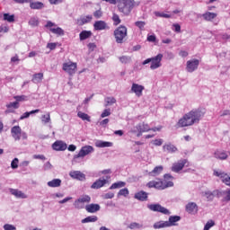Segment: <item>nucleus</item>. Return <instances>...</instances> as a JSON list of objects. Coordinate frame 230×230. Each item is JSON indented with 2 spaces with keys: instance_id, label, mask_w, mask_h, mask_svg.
<instances>
[{
  "instance_id": "39",
  "label": "nucleus",
  "mask_w": 230,
  "mask_h": 230,
  "mask_svg": "<svg viewBox=\"0 0 230 230\" xmlns=\"http://www.w3.org/2000/svg\"><path fill=\"white\" fill-rule=\"evenodd\" d=\"M98 221V217L96 216H89L85 217L84 219L82 220V224H87L89 222H97Z\"/></svg>"
},
{
  "instance_id": "35",
  "label": "nucleus",
  "mask_w": 230,
  "mask_h": 230,
  "mask_svg": "<svg viewBox=\"0 0 230 230\" xmlns=\"http://www.w3.org/2000/svg\"><path fill=\"white\" fill-rule=\"evenodd\" d=\"M164 227H170V224L168 223V221H159L155 223L154 225L155 229H163Z\"/></svg>"
},
{
  "instance_id": "46",
  "label": "nucleus",
  "mask_w": 230,
  "mask_h": 230,
  "mask_svg": "<svg viewBox=\"0 0 230 230\" xmlns=\"http://www.w3.org/2000/svg\"><path fill=\"white\" fill-rule=\"evenodd\" d=\"M128 189L127 188L121 189L118 192V197H128Z\"/></svg>"
},
{
  "instance_id": "4",
  "label": "nucleus",
  "mask_w": 230,
  "mask_h": 230,
  "mask_svg": "<svg viewBox=\"0 0 230 230\" xmlns=\"http://www.w3.org/2000/svg\"><path fill=\"white\" fill-rule=\"evenodd\" d=\"M162 60H163V54H158L154 58H149L144 60L142 64L143 66H146V64H150L151 62L150 69L155 70V69H159V67L163 66V64H161Z\"/></svg>"
},
{
  "instance_id": "24",
  "label": "nucleus",
  "mask_w": 230,
  "mask_h": 230,
  "mask_svg": "<svg viewBox=\"0 0 230 230\" xmlns=\"http://www.w3.org/2000/svg\"><path fill=\"white\" fill-rule=\"evenodd\" d=\"M100 205L94 203L85 206V210L87 211V213H96L100 211Z\"/></svg>"
},
{
  "instance_id": "8",
  "label": "nucleus",
  "mask_w": 230,
  "mask_h": 230,
  "mask_svg": "<svg viewBox=\"0 0 230 230\" xmlns=\"http://www.w3.org/2000/svg\"><path fill=\"white\" fill-rule=\"evenodd\" d=\"M184 166H190V162H188V159H181L179 160L178 162H175L174 164H172L171 170L174 173H179V172L183 170Z\"/></svg>"
},
{
  "instance_id": "50",
  "label": "nucleus",
  "mask_w": 230,
  "mask_h": 230,
  "mask_svg": "<svg viewBox=\"0 0 230 230\" xmlns=\"http://www.w3.org/2000/svg\"><path fill=\"white\" fill-rule=\"evenodd\" d=\"M11 168H13V170H15L17 168H19V158H14L12 163H11Z\"/></svg>"
},
{
  "instance_id": "26",
  "label": "nucleus",
  "mask_w": 230,
  "mask_h": 230,
  "mask_svg": "<svg viewBox=\"0 0 230 230\" xmlns=\"http://www.w3.org/2000/svg\"><path fill=\"white\" fill-rule=\"evenodd\" d=\"M92 21H93V16L86 15V16L81 17L77 20V25L84 26V24H87L88 22H91Z\"/></svg>"
},
{
  "instance_id": "56",
  "label": "nucleus",
  "mask_w": 230,
  "mask_h": 230,
  "mask_svg": "<svg viewBox=\"0 0 230 230\" xmlns=\"http://www.w3.org/2000/svg\"><path fill=\"white\" fill-rule=\"evenodd\" d=\"M108 116H111V109L104 110L101 114V118H107Z\"/></svg>"
},
{
  "instance_id": "63",
  "label": "nucleus",
  "mask_w": 230,
  "mask_h": 230,
  "mask_svg": "<svg viewBox=\"0 0 230 230\" xmlns=\"http://www.w3.org/2000/svg\"><path fill=\"white\" fill-rule=\"evenodd\" d=\"M50 4H60L61 3H64V0H49Z\"/></svg>"
},
{
  "instance_id": "13",
  "label": "nucleus",
  "mask_w": 230,
  "mask_h": 230,
  "mask_svg": "<svg viewBox=\"0 0 230 230\" xmlns=\"http://www.w3.org/2000/svg\"><path fill=\"white\" fill-rule=\"evenodd\" d=\"M136 128L138 132L137 134V137H141V136H143V133L145 132H150V126L148 124H146L145 122L137 125Z\"/></svg>"
},
{
  "instance_id": "38",
  "label": "nucleus",
  "mask_w": 230,
  "mask_h": 230,
  "mask_svg": "<svg viewBox=\"0 0 230 230\" xmlns=\"http://www.w3.org/2000/svg\"><path fill=\"white\" fill-rule=\"evenodd\" d=\"M77 116H78V118L83 119V121H89V122H91V117L87 113H84L82 111H78L77 112Z\"/></svg>"
},
{
  "instance_id": "61",
  "label": "nucleus",
  "mask_w": 230,
  "mask_h": 230,
  "mask_svg": "<svg viewBox=\"0 0 230 230\" xmlns=\"http://www.w3.org/2000/svg\"><path fill=\"white\" fill-rule=\"evenodd\" d=\"M4 230H15L16 228L13 225L6 224L4 226Z\"/></svg>"
},
{
  "instance_id": "11",
  "label": "nucleus",
  "mask_w": 230,
  "mask_h": 230,
  "mask_svg": "<svg viewBox=\"0 0 230 230\" xmlns=\"http://www.w3.org/2000/svg\"><path fill=\"white\" fill-rule=\"evenodd\" d=\"M214 175H216V177H219L224 184L230 187V176H228L227 173L222 171H214Z\"/></svg>"
},
{
  "instance_id": "27",
  "label": "nucleus",
  "mask_w": 230,
  "mask_h": 230,
  "mask_svg": "<svg viewBox=\"0 0 230 230\" xmlns=\"http://www.w3.org/2000/svg\"><path fill=\"white\" fill-rule=\"evenodd\" d=\"M10 193L16 197V199H28L26 194L17 189H10Z\"/></svg>"
},
{
  "instance_id": "52",
  "label": "nucleus",
  "mask_w": 230,
  "mask_h": 230,
  "mask_svg": "<svg viewBox=\"0 0 230 230\" xmlns=\"http://www.w3.org/2000/svg\"><path fill=\"white\" fill-rule=\"evenodd\" d=\"M213 226H215V221L209 220V221H208L207 224L205 225L204 229L209 230V229H211V227H213Z\"/></svg>"
},
{
  "instance_id": "23",
  "label": "nucleus",
  "mask_w": 230,
  "mask_h": 230,
  "mask_svg": "<svg viewBox=\"0 0 230 230\" xmlns=\"http://www.w3.org/2000/svg\"><path fill=\"white\" fill-rule=\"evenodd\" d=\"M134 198L137 199V200L145 202L148 200V193L145 192L144 190H140L135 194Z\"/></svg>"
},
{
  "instance_id": "3",
  "label": "nucleus",
  "mask_w": 230,
  "mask_h": 230,
  "mask_svg": "<svg viewBox=\"0 0 230 230\" xmlns=\"http://www.w3.org/2000/svg\"><path fill=\"white\" fill-rule=\"evenodd\" d=\"M147 188H155L156 190H166V188H172L173 186V181H151L146 184Z\"/></svg>"
},
{
  "instance_id": "20",
  "label": "nucleus",
  "mask_w": 230,
  "mask_h": 230,
  "mask_svg": "<svg viewBox=\"0 0 230 230\" xmlns=\"http://www.w3.org/2000/svg\"><path fill=\"white\" fill-rule=\"evenodd\" d=\"M69 175L72 177V179H76L77 181H85V174L80 171H72L69 172Z\"/></svg>"
},
{
  "instance_id": "53",
  "label": "nucleus",
  "mask_w": 230,
  "mask_h": 230,
  "mask_svg": "<svg viewBox=\"0 0 230 230\" xmlns=\"http://www.w3.org/2000/svg\"><path fill=\"white\" fill-rule=\"evenodd\" d=\"M156 17H164V19H170L172 17L171 14L164 13H155Z\"/></svg>"
},
{
  "instance_id": "41",
  "label": "nucleus",
  "mask_w": 230,
  "mask_h": 230,
  "mask_svg": "<svg viewBox=\"0 0 230 230\" xmlns=\"http://www.w3.org/2000/svg\"><path fill=\"white\" fill-rule=\"evenodd\" d=\"M50 31H51V33H54L55 35H60V36L64 35V31L60 27L50 28Z\"/></svg>"
},
{
  "instance_id": "9",
  "label": "nucleus",
  "mask_w": 230,
  "mask_h": 230,
  "mask_svg": "<svg viewBox=\"0 0 230 230\" xmlns=\"http://www.w3.org/2000/svg\"><path fill=\"white\" fill-rule=\"evenodd\" d=\"M78 67V65L73 61H68L66 63L63 64V71H65V73L69 74L70 75H75V73H76V69Z\"/></svg>"
},
{
  "instance_id": "17",
  "label": "nucleus",
  "mask_w": 230,
  "mask_h": 230,
  "mask_svg": "<svg viewBox=\"0 0 230 230\" xmlns=\"http://www.w3.org/2000/svg\"><path fill=\"white\" fill-rule=\"evenodd\" d=\"M132 93H135L136 96L138 98L143 96V91H145V86L133 83L131 86Z\"/></svg>"
},
{
  "instance_id": "43",
  "label": "nucleus",
  "mask_w": 230,
  "mask_h": 230,
  "mask_svg": "<svg viewBox=\"0 0 230 230\" xmlns=\"http://www.w3.org/2000/svg\"><path fill=\"white\" fill-rule=\"evenodd\" d=\"M105 102H106L105 107H109V105H114V103H116V98L107 97L105 99Z\"/></svg>"
},
{
  "instance_id": "28",
  "label": "nucleus",
  "mask_w": 230,
  "mask_h": 230,
  "mask_svg": "<svg viewBox=\"0 0 230 230\" xmlns=\"http://www.w3.org/2000/svg\"><path fill=\"white\" fill-rule=\"evenodd\" d=\"M164 148V152H168V154H175V152H177V146H175L172 144H165L163 146Z\"/></svg>"
},
{
  "instance_id": "12",
  "label": "nucleus",
  "mask_w": 230,
  "mask_h": 230,
  "mask_svg": "<svg viewBox=\"0 0 230 230\" xmlns=\"http://www.w3.org/2000/svg\"><path fill=\"white\" fill-rule=\"evenodd\" d=\"M199 64H200V61L199 59H191L187 61L186 69L188 73H193V71H196V69H199Z\"/></svg>"
},
{
  "instance_id": "29",
  "label": "nucleus",
  "mask_w": 230,
  "mask_h": 230,
  "mask_svg": "<svg viewBox=\"0 0 230 230\" xmlns=\"http://www.w3.org/2000/svg\"><path fill=\"white\" fill-rule=\"evenodd\" d=\"M20 104L15 101L13 102H9L8 104H6V108L8 110L5 111V114H10V112H14L13 110L12 109H19Z\"/></svg>"
},
{
  "instance_id": "25",
  "label": "nucleus",
  "mask_w": 230,
  "mask_h": 230,
  "mask_svg": "<svg viewBox=\"0 0 230 230\" xmlns=\"http://www.w3.org/2000/svg\"><path fill=\"white\" fill-rule=\"evenodd\" d=\"M163 170H164L163 165L155 166L152 172H149L148 175H150V177H157V175L163 173Z\"/></svg>"
},
{
  "instance_id": "18",
  "label": "nucleus",
  "mask_w": 230,
  "mask_h": 230,
  "mask_svg": "<svg viewBox=\"0 0 230 230\" xmlns=\"http://www.w3.org/2000/svg\"><path fill=\"white\" fill-rule=\"evenodd\" d=\"M107 182H109L108 180L99 179L92 184L91 188H92V190H100V188H103V186H105V184H107Z\"/></svg>"
},
{
  "instance_id": "14",
  "label": "nucleus",
  "mask_w": 230,
  "mask_h": 230,
  "mask_svg": "<svg viewBox=\"0 0 230 230\" xmlns=\"http://www.w3.org/2000/svg\"><path fill=\"white\" fill-rule=\"evenodd\" d=\"M92 152H94V147L92 146H84L80 149L76 157H85V155H89V154H92Z\"/></svg>"
},
{
  "instance_id": "2",
  "label": "nucleus",
  "mask_w": 230,
  "mask_h": 230,
  "mask_svg": "<svg viewBox=\"0 0 230 230\" xmlns=\"http://www.w3.org/2000/svg\"><path fill=\"white\" fill-rule=\"evenodd\" d=\"M134 6H136L135 0H117L118 10L124 15H130V12L134 10Z\"/></svg>"
},
{
  "instance_id": "62",
  "label": "nucleus",
  "mask_w": 230,
  "mask_h": 230,
  "mask_svg": "<svg viewBox=\"0 0 230 230\" xmlns=\"http://www.w3.org/2000/svg\"><path fill=\"white\" fill-rule=\"evenodd\" d=\"M172 26L174 28V31L181 33V25L179 23H174Z\"/></svg>"
},
{
  "instance_id": "1",
  "label": "nucleus",
  "mask_w": 230,
  "mask_h": 230,
  "mask_svg": "<svg viewBox=\"0 0 230 230\" xmlns=\"http://www.w3.org/2000/svg\"><path fill=\"white\" fill-rule=\"evenodd\" d=\"M204 118V112L200 110H192L184 114L177 122V127L184 128L185 127H193L195 123H199Z\"/></svg>"
},
{
  "instance_id": "51",
  "label": "nucleus",
  "mask_w": 230,
  "mask_h": 230,
  "mask_svg": "<svg viewBox=\"0 0 230 230\" xmlns=\"http://www.w3.org/2000/svg\"><path fill=\"white\" fill-rule=\"evenodd\" d=\"M205 197L208 200H213V199H215V194L211 191H206Z\"/></svg>"
},
{
  "instance_id": "36",
  "label": "nucleus",
  "mask_w": 230,
  "mask_h": 230,
  "mask_svg": "<svg viewBox=\"0 0 230 230\" xmlns=\"http://www.w3.org/2000/svg\"><path fill=\"white\" fill-rule=\"evenodd\" d=\"M62 184V180L60 179H54L50 181H48V186L49 188H58Z\"/></svg>"
},
{
  "instance_id": "55",
  "label": "nucleus",
  "mask_w": 230,
  "mask_h": 230,
  "mask_svg": "<svg viewBox=\"0 0 230 230\" xmlns=\"http://www.w3.org/2000/svg\"><path fill=\"white\" fill-rule=\"evenodd\" d=\"M102 16L103 13L102 12V10H97L93 13V17H95L96 19H102Z\"/></svg>"
},
{
  "instance_id": "34",
  "label": "nucleus",
  "mask_w": 230,
  "mask_h": 230,
  "mask_svg": "<svg viewBox=\"0 0 230 230\" xmlns=\"http://www.w3.org/2000/svg\"><path fill=\"white\" fill-rule=\"evenodd\" d=\"M180 220H181V216H171L169 217V221H167L169 224V227L177 226V222H180Z\"/></svg>"
},
{
  "instance_id": "15",
  "label": "nucleus",
  "mask_w": 230,
  "mask_h": 230,
  "mask_svg": "<svg viewBox=\"0 0 230 230\" xmlns=\"http://www.w3.org/2000/svg\"><path fill=\"white\" fill-rule=\"evenodd\" d=\"M52 148L57 152H64V150H67V144L64 141L58 140L52 145Z\"/></svg>"
},
{
  "instance_id": "47",
  "label": "nucleus",
  "mask_w": 230,
  "mask_h": 230,
  "mask_svg": "<svg viewBox=\"0 0 230 230\" xmlns=\"http://www.w3.org/2000/svg\"><path fill=\"white\" fill-rule=\"evenodd\" d=\"M129 229H141L143 227V225L139 223L133 222L128 226Z\"/></svg>"
},
{
  "instance_id": "7",
  "label": "nucleus",
  "mask_w": 230,
  "mask_h": 230,
  "mask_svg": "<svg viewBox=\"0 0 230 230\" xmlns=\"http://www.w3.org/2000/svg\"><path fill=\"white\" fill-rule=\"evenodd\" d=\"M89 202H91V196L83 195L74 202V207L75 209H84L85 204H89Z\"/></svg>"
},
{
  "instance_id": "49",
  "label": "nucleus",
  "mask_w": 230,
  "mask_h": 230,
  "mask_svg": "<svg viewBox=\"0 0 230 230\" xmlns=\"http://www.w3.org/2000/svg\"><path fill=\"white\" fill-rule=\"evenodd\" d=\"M146 24V23L142 21H138V22H135V26H137V28H139V30H141V31H143V30L145 29Z\"/></svg>"
},
{
  "instance_id": "45",
  "label": "nucleus",
  "mask_w": 230,
  "mask_h": 230,
  "mask_svg": "<svg viewBox=\"0 0 230 230\" xmlns=\"http://www.w3.org/2000/svg\"><path fill=\"white\" fill-rule=\"evenodd\" d=\"M29 25L32 26L33 28H35V26H39V19L35 17L31 18L29 21Z\"/></svg>"
},
{
  "instance_id": "58",
  "label": "nucleus",
  "mask_w": 230,
  "mask_h": 230,
  "mask_svg": "<svg viewBox=\"0 0 230 230\" xmlns=\"http://www.w3.org/2000/svg\"><path fill=\"white\" fill-rule=\"evenodd\" d=\"M102 199H105L106 200L109 199H114V193L113 192L105 193L102 196Z\"/></svg>"
},
{
  "instance_id": "5",
  "label": "nucleus",
  "mask_w": 230,
  "mask_h": 230,
  "mask_svg": "<svg viewBox=\"0 0 230 230\" xmlns=\"http://www.w3.org/2000/svg\"><path fill=\"white\" fill-rule=\"evenodd\" d=\"M128 30L126 26L120 25L114 31V37L117 44H123L127 39Z\"/></svg>"
},
{
  "instance_id": "59",
  "label": "nucleus",
  "mask_w": 230,
  "mask_h": 230,
  "mask_svg": "<svg viewBox=\"0 0 230 230\" xmlns=\"http://www.w3.org/2000/svg\"><path fill=\"white\" fill-rule=\"evenodd\" d=\"M42 121L44 123H49V121H51V117L49 116V114L43 115L42 116Z\"/></svg>"
},
{
  "instance_id": "57",
  "label": "nucleus",
  "mask_w": 230,
  "mask_h": 230,
  "mask_svg": "<svg viewBox=\"0 0 230 230\" xmlns=\"http://www.w3.org/2000/svg\"><path fill=\"white\" fill-rule=\"evenodd\" d=\"M163 143H164V140L162 138L155 139L153 141V145H155V146H161Z\"/></svg>"
},
{
  "instance_id": "16",
  "label": "nucleus",
  "mask_w": 230,
  "mask_h": 230,
  "mask_svg": "<svg viewBox=\"0 0 230 230\" xmlns=\"http://www.w3.org/2000/svg\"><path fill=\"white\" fill-rule=\"evenodd\" d=\"M185 209L190 215H197V213H199V206H197V203L195 202H189L186 205Z\"/></svg>"
},
{
  "instance_id": "42",
  "label": "nucleus",
  "mask_w": 230,
  "mask_h": 230,
  "mask_svg": "<svg viewBox=\"0 0 230 230\" xmlns=\"http://www.w3.org/2000/svg\"><path fill=\"white\" fill-rule=\"evenodd\" d=\"M13 98L18 103L28 101V97L26 95H15Z\"/></svg>"
},
{
  "instance_id": "40",
  "label": "nucleus",
  "mask_w": 230,
  "mask_h": 230,
  "mask_svg": "<svg viewBox=\"0 0 230 230\" xmlns=\"http://www.w3.org/2000/svg\"><path fill=\"white\" fill-rule=\"evenodd\" d=\"M4 21H7V22H15V15L4 13Z\"/></svg>"
},
{
  "instance_id": "6",
  "label": "nucleus",
  "mask_w": 230,
  "mask_h": 230,
  "mask_svg": "<svg viewBox=\"0 0 230 230\" xmlns=\"http://www.w3.org/2000/svg\"><path fill=\"white\" fill-rule=\"evenodd\" d=\"M11 136L14 139V141H21V139H28V134L26 132H22V129L20 126H13L11 128Z\"/></svg>"
},
{
  "instance_id": "54",
  "label": "nucleus",
  "mask_w": 230,
  "mask_h": 230,
  "mask_svg": "<svg viewBox=\"0 0 230 230\" xmlns=\"http://www.w3.org/2000/svg\"><path fill=\"white\" fill-rule=\"evenodd\" d=\"M223 195H225L224 200H226V202H229L230 201V190H225L223 192Z\"/></svg>"
},
{
  "instance_id": "48",
  "label": "nucleus",
  "mask_w": 230,
  "mask_h": 230,
  "mask_svg": "<svg viewBox=\"0 0 230 230\" xmlns=\"http://www.w3.org/2000/svg\"><path fill=\"white\" fill-rule=\"evenodd\" d=\"M119 61L121 62V64H128V62H130L131 58L128 56H122L120 58H119Z\"/></svg>"
},
{
  "instance_id": "64",
  "label": "nucleus",
  "mask_w": 230,
  "mask_h": 230,
  "mask_svg": "<svg viewBox=\"0 0 230 230\" xmlns=\"http://www.w3.org/2000/svg\"><path fill=\"white\" fill-rule=\"evenodd\" d=\"M179 55H180V57H182V58H186V57H188L189 53H188V51L181 50V51H180Z\"/></svg>"
},
{
  "instance_id": "32",
  "label": "nucleus",
  "mask_w": 230,
  "mask_h": 230,
  "mask_svg": "<svg viewBox=\"0 0 230 230\" xmlns=\"http://www.w3.org/2000/svg\"><path fill=\"white\" fill-rule=\"evenodd\" d=\"M42 80H44V74L43 73H38V74H34L32 75L31 82L33 84H40V82H42Z\"/></svg>"
},
{
  "instance_id": "21",
  "label": "nucleus",
  "mask_w": 230,
  "mask_h": 230,
  "mask_svg": "<svg viewBox=\"0 0 230 230\" xmlns=\"http://www.w3.org/2000/svg\"><path fill=\"white\" fill-rule=\"evenodd\" d=\"M214 157H216V159H219L220 161H226L227 159V157H229V155H227V152L224 151V150H217L214 153Z\"/></svg>"
},
{
  "instance_id": "60",
  "label": "nucleus",
  "mask_w": 230,
  "mask_h": 230,
  "mask_svg": "<svg viewBox=\"0 0 230 230\" xmlns=\"http://www.w3.org/2000/svg\"><path fill=\"white\" fill-rule=\"evenodd\" d=\"M155 40H157V38L155 37V35H148L147 36V41L148 42H155Z\"/></svg>"
},
{
  "instance_id": "44",
  "label": "nucleus",
  "mask_w": 230,
  "mask_h": 230,
  "mask_svg": "<svg viewBox=\"0 0 230 230\" xmlns=\"http://www.w3.org/2000/svg\"><path fill=\"white\" fill-rule=\"evenodd\" d=\"M112 21H113L114 26H118V24L121 23V19H119V15H118L116 13H113Z\"/></svg>"
},
{
  "instance_id": "30",
  "label": "nucleus",
  "mask_w": 230,
  "mask_h": 230,
  "mask_svg": "<svg viewBox=\"0 0 230 230\" xmlns=\"http://www.w3.org/2000/svg\"><path fill=\"white\" fill-rule=\"evenodd\" d=\"M44 6V3L42 2H32V0L30 2L31 10H42Z\"/></svg>"
},
{
  "instance_id": "37",
  "label": "nucleus",
  "mask_w": 230,
  "mask_h": 230,
  "mask_svg": "<svg viewBox=\"0 0 230 230\" xmlns=\"http://www.w3.org/2000/svg\"><path fill=\"white\" fill-rule=\"evenodd\" d=\"M125 186H127L125 181H117L110 187V190H118V188H125Z\"/></svg>"
},
{
  "instance_id": "22",
  "label": "nucleus",
  "mask_w": 230,
  "mask_h": 230,
  "mask_svg": "<svg viewBox=\"0 0 230 230\" xmlns=\"http://www.w3.org/2000/svg\"><path fill=\"white\" fill-rule=\"evenodd\" d=\"M202 17L204 21H207L208 22H211L214 19H217V17H218V13L206 12L205 13L202 14Z\"/></svg>"
},
{
  "instance_id": "19",
  "label": "nucleus",
  "mask_w": 230,
  "mask_h": 230,
  "mask_svg": "<svg viewBox=\"0 0 230 230\" xmlns=\"http://www.w3.org/2000/svg\"><path fill=\"white\" fill-rule=\"evenodd\" d=\"M107 28H109L107 26V22H105L104 21H97L93 23V29L96 31H102L103 30H107Z\"/></svg>"
},
{
  "instance_id": "33",
  "label": "nucleus",
  "mask_w": 230,
  "mask_h": 230,
  "mask_svg": "<svg viewBox=\"0 0 230 230\" xmlns=\"http://www.w3.org/2000/svg\"><path fill=\"white\" fill-rule=\"evenodd\" d=\"M93 36V32L91 31H82L79 34L80 40H87V39Z\"/></svg>"
},
{
  "instance_id": "31",
  "label": "nucleus",
  "mask_w": 230,
  "mask_h": 230,
  "mask_svg": "<svg viewBox=\"0 0 230 230\" xmlns=\"http://www.w3.org/2000/svg\"><path fill=\"white\" fill-rule=\"evenodd\" d=\"M112 142H105V141H102V140H98L95 142V146L97 148H109L111 146H112Z\"/></svg>"
},
{
  "instance_id": "10",
  "label": "nucleus",
  "mask_w": 230,
  "mask_h": 230,
  "mask_svg": "<svg viewBox=\"0 0 230 230\" xmlns=\"http://www.w3.org/2000/svg\"><path fill=\"white\" fill-rule=\"evenodd\" d=\"M148 209H150V211H155L156 213H162L163 215H170L171 212L170 210H168V208L161 206V204L156 203V204H150L147 205Z\"/></svg>"
}]
</instances>
